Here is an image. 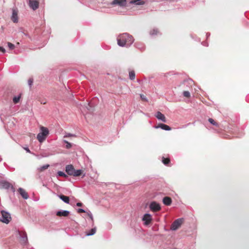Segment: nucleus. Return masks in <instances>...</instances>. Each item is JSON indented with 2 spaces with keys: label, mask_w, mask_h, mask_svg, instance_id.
Here are the masks:
<instances>
[{
  "label": "nucleus",
  "mask_w": 249,
  "mask_h": 249,
  "mask_svg": "<svg viewBox=\"0 0 249 249\" xmlns=\"http://www.w3.org/2000/svg\"><path fill=\"white\" fill-rule=\"evenodd\" d=\"M117 43L121 47H130L133 43V37L127 33H123L118 36Z\"/></svg>",
  "instance_id": "f257e3e1"
},
{
  "label": "nucleus",
  "mask_w": 249,
  "mask_h": 249,
  "mask_svg": "<svg viewBox=\"0 0 249 249\" xmlns=\"http://www.w3.org/2000/svg\"><path fill=\"white\" fill-rule=\"evenodd\" d=\"M49 131L47 127H40V132L37 135V139L40 142H42L46 139Z\"/></svg>",
  "instance_id": "f03ea898"
},
{
  "label": "nucleus",
  "mask_w": 249,
  "mask_h": 249,
  "mask_svg": "<svg viewBox=\"0 0 249 249\" xmlns=\"http://www.w3.org/2000/svg\"><path fill=\"white\" fill-rule=\"evenodd\" d=\"M11 219V216L9 213L5 211H1L0 214V221L6 223L8 224Z\"/></svg>",
  "instance_id": "7ed1b4c3"
},
{
  "label": "nucleus",
  "mask_w": 249,
  "mask_h": 249,
  "mask_svg": "<svg viewBox=\"0 0 249 249\" xmlns=\"http://www.w3.org/2000/svg\"><path fill=\"white\" fill-rule=\"evenodd\" d=\"M184 219L179 218L176 219L171 225L170 229L172 231H176L183 224Z\"/></svg>",
  "instance_id": "20e7f679"
},
{
  "label": "nucleus",
  "mask_w": 249,
  "mask_h": 249,
  "mask_svg": "<svg viewBox=\"0 0 249 249\" xmlns=\"http://www.w3.org/2000/svg\"><path fill=\"white\" fill-rule=\"evenodd\" d=\"M0 185H1V187L3 189H5L6 190H9V189H11L13 192H15V189L14 187H13V186L12 185V184L7 181L2 180L0 182Z\"/></svg>",
  "instance_id": "39448f33"
},
{
  "label": "nucleus",
  "mask_w": 249,
  "mask_h": 249,
  "mask_svg": "<svg viewBox=\"0 0 249 249\" xmlns=\"http://www.w3.org/2000/svg\"><path fill=\"white\" fill-rule=\"evenodd\" d=\"M126 0H113L111 3V5H118L120 7L124 8L126 6Z\"/></svg>",
  "instance_id": "423d86ee"
},
{
  "label": "nucleus",
  "mask_w": 249,
  "mask_h": 249,
  "mask_svg": "<svg viewBox=\"0 0 249 249\" xmlns=\"http://www.w3.org/2000/svg\"><path fill=\"white\" fill-rule=\"evenodd\" d=\"M149 208L152 212H156L161 209L160 205L155 201L151 202L149 205Z\"/></svg>",
  "instance_id": "0eeeda50"
},
{
  "label": "nucleus",
  "mask_w": 249,
  "mask_h": 249,
  "mask_svg": "<svg viewBox=\"0 0 249 249\" xmlns=\"http://www.w3.org/2000/svg\"><path fill=\"white\" fill-rule=\"evenodd\" d=\"M152 215L149 213H145L143 215L142 220L143 221L144 225H148L152 221Z\"/></svg>",
  "instance_id": "6e6552de"
},
{
  "label": "nucleus",
  "mask_w": 249,
  "mask_h": 249,
  "mask_svg": "<svg viewBox=\"0 0 249 249\" xmlns=\"http://www.w3.org/2000/svg\"><path fill=\"white\" fill-rule=\"evenodd\" d=\"M18 234L21 239V243L22 244L25 245L28 242L27 235L25 231H18Z\"/></svg>",
  "instance_id": "1a4fd4ad"
},
{
  "label": "nucleus",
  "mask_w": 249,
  "mask_h": 249,
  "mask_svg": "<svg viewBox=\"0 0 249 249\" xmlns=\"http://www.w3.org/2000/svg\"><path fill=\"white\" fill-rule=\"evenodd\" d=\"M29 6L34 11L36 10L39 7V2L37 0H29Z\"/></svg>",
  "instance_id": "9d476101"
},
{
  "label": "nucleus",
  "mask_w": 249,
  "mask_h": 249,
  "mask_svg": "<svg viewBox=\"0 0 249 249\" xmlns=\"http://www.w3.org/2000/svg\"><path fill=\"white\" fill-rule=\"evenodd\" d=\"M18 10L17 8L12 9V15L11 16V20L14 23H18Z\"/></svg>",
  "instance_id": "9b49d317"
},
{
  "label": "nucleus",
  "mask_w": 249,
  "mask_h": 249,
  "mask_svg": "<svg viewBox=\"0 0 249 249\" xmlns=\"http://www.w3.org/2000/svg\"><path fill=\"white\" fill-rule=\"evenodd\" d=\"M154 127L156 129L161 128L166 131H169L171 129V128L169 126L164 124H159L157 125H155Z\"/></svg>",
  "instance_id": "f8f14e48"
},
{
  "label": "nucleus",
  "mask_w": 249,
  "mask_h": 249,
  "mask_svg": "<svg viewBox=\"0 0 249 249\" xmlns=\"http://www.w3.org/2000/svg\"><path fill=\"white\" fill-rule=\"evenodd\" d=\"M65 170H66V172H67V173L69 175L73 176L74 171V168L72 165L70 164V165H67L66 166Z\"/></svg>",
  "instance_id": "ddd939ff"
},
{
  "label": "nucleus",
  "mask_w": 249,
  "mask_h": 249,
  "mask_svg": "<svg viewBox=\"0 0 249 249\" xmlns=\"http://www.w3.org/2000/svg\"><path fill=\"white\" fill-rule=\"evenodd\" d=\"M18 192L24 199H27L29 198L28 193L23 188H19L18 189Z\"/></svg>",
  "instance_id": "4468645a"
},
{
  "label": "nucleus",
  "mask_w": 249,
  "mask_h": 249,
  "mask_svg": "<svg viewBox=\"0 0 249 249\" xmlns=\"http://www.w3.org/2000/svg\"><path fill=\"white\" fill-rule=\"evenodd\" d=\"M155 117L159 120L164 123L166 122V119L165 116L160 111H158L155 115Z\"/></svg>",
  "instance_id": "2eb2a0df"
},
{
  "label": "nucleus",
  "mask_w": 249,
  "mask_h": 249,
  "mask_svg": "<svg viewBox=\"0 0 249 249\" xmlns=\"http://www.w3.org/2000/svg\"><path fill=\"white\" fill-rule=\"evenodd\" d=\"M70 214V211L67 210H60L56 212V215L58 216H67Z\"/></svg>",
  "instance_id": "dca6fc26"
},
{
  "label": "nucleus",
  "mask_w": 249,
  "mask_h": 249,
  "mask_svg": "<svg viewBox=\"0 0 249 249\" xmlns=\"http://www.w3.org/2000/svg\"><path fill=\"white\" fill-rule=\"evenodd\" d=\"M57 196L59 198L64 201L65 203L67 204H69L70 203V198L68 196L63 195H58Z\"/></svg>",
  "instance_id": "f3484780"
},
{
  "label": "nucleus",
  "mask_w": 249,
  "mask_h": 249,
  "mask_svg": "<svg viewBox=\"0 0 249 249\" xmlns=\"http://www.w3.org/2000/svg\"><path fill=\"white\" fill-rule=\"evenodd\" d=\"M129 3L137 5H142L144 4V2L143 0H132L129 2Z\"/></svg>",
  "instance_id": "a211bd4d"
},
{
  "label": "nucleus",
  "mask_w": 249,
  "mask_h": 249,
  "mask_svg": "<svg viewBox=\"0 0 249 249\" xmlns=\"http://www.w3.org/2000/svg\"><path fill=\"white\" fill-rule=\"evenodd\" d=\"M163 203L167 206H169L172 203V199L170 197L166 196L163 198Z\"/></svg>",
  "instance_id": "6ab92c4d"
},
{
  "label": "nucleus",
  "mask_w": 249,
  "mask_h": 249,
  "mask_svg": "<svg viewBox=\"0 0 249 249\" xmlns=\"http://www.w3.org/2000/svg\"><path fill=\"white\" fill-rule=\"evenodd\" d=\"M96 231V228L95 227L92 228L89 231H87L86 233V236H91L94 235Z\"/></svg>",
  "instance_id": "aec40b11"
},
{
  "label": "nucleus",
  "mask_w": 249,
  "mask_h": 249,
  "mask_svg": "<svg viewBox=\"0 0 249 249\" xmlns=\"http://www.w3.org/2000/svg\"><path fill=\"white\" fill-rule=\"evenodd\" d=\"M53 153H49L47 151H43L40 153V155L42 157H48L53 155Z\"/></svg>",
  "instance_id": "412c9836"
},
{
  "label": "nucleus",
  "mask_w": 249,
  "mask_h": 249,
  "mask_svg": "<svg viewBox=\"0 0 249 249\" xmlns=\"http://www.w3.org/2000/svg\"><path fill=\"white\" fill-rule=\"evenodd\" d=\"M50 166V165L48 164H45L43 166H40V167H39L37 170L39 171V172H43V171H44L45 170L47 169L48 168V167Z\"/></svg>",
  "instance_id": "4be33fe9"
},
{
  "label": "nucleus",
  "mask_w": 249,
  "mask_h": 249,
  "mask_svg": "<svg viewBox=\"0 0 249 249\" xmlns=\"http://www.w3.org/2000/svg\"><path fill=\"white\" fill-rule=\"evenodd\" d=\"M21 98V95L19 94L18 96L14 97L13 98V101L14 104H17L19 102L20 99Z\"/></svg>",
  "instance_id": "5701e85b"
},
{
  "label": "nucleus",
  "mask_w": 249,
  "mask_h": 249,
  "mask_svg": "<svg viewBox=\"0 0 249 249\" xmlns=\"http://www.w3.org/2000/svg\"><path fill=\"white\" fill-rule=\"evenodd\" d=\"M129 79L130 80H134L135 78V73L134 71H130L129 72Z\"/></svg>",
  "instance_id": "b1692460"
},
{
  "label": "nucleus",
  "mask_w": 249,
  "mask_h": 249,
  "mask_svg": "<svg viewBox=\"0 0 249 249\" xmlns=\"http://www.w3.org/2000/svg\"><path fill=\"white\" fill-rule=\"evenodd\" d=\"M82 172V170H80V169H79V170H75L74 169L73 176H74V177L79 176H80L81 175Z\"/></svg>",
  "instance_id": "393cba45"
},
{
  "label": "nucleus",
  "mask_w": 249,
  "mask_h": 249,
  "mask_svg": "<svg viewBox=\"0 0 249 249\" xmlns=\"http://www.w3.org/2000/svg\"><path fill=\"white\" fill-rule=\"evenodd\" d=\"M170 161V160L169 158H162V162L164 164L167 165L169 163Z\"/></svg>",
  "instance_id": "a878e982"
},
{
  "label": "nucleus",
  "mask_w": 249,
  "mask_h": 249,
  "mask_svg": "<svg viewBox=\"0 0 249 249\" xmlns=\"http://www.w3.org/2000/svg\"><path fill=\"white\" fill-rule=\"evenodd\" d=\"M158 30L156 28L153 29L152 30H151L150 32V35L151 36H154L157 35L158 33Z\"/></svg>",
  "instance_id": "bb28decb"
},
{
  "label": "nucleus",
  "mask_w": 249,
  "mask_h": 249,
  "mask_svg": "<svg viewBox=\"0 0 249 249\" xmlns=\"http://www.w3.org/2000/svg\"><path fill=\"white\" fill-rule=\"evenodd\" d=\"M208 121L210 122V123H211L212 124L216 126H218V124L212 118H209L208 119Z\"/></svg>",
  "instance_id": "cd10ccee"
},
{
  "label": "nucleus",
  "mask_w": 249,
  "mask_h": 249,
  "mask_svg": "<svg viewBox=\"0 0 249 249\" xmlns=\"http://www.w3.org/2000/svg\"><path fill=\"white\" fill-rule=\"evenodd\" d=\"M64 142H65V143H66V148L67 149H70L71 147L72 146V144L71 143L68 142L66 140H64Z\"/></svg>",
  "instance_id": "c85d7f7f"
},
{
  "label": "nucleus",
  "mask_w": 249,
  "mask_h": 249,
  "mask_svg": "<svg viewBox=\"0 0 249 249\" xmlns=\"http://www.w3.org/2000/svg\"><path fill=\"white\" fill-rule=\"evenodd\" d=\"M87 213L88 215L89 216V218L91 219L92 224L93 225V217L92 214L89 211L88 212H87Z\"/></svg>",
  "instance_id": "c756f323"
},
{
  "label": "nucleus",
  "mask_w": 249,
  "mask_h": 249,
  "mask_svg": "<svg viewBox=\"0 0 249 249\" xmlns=\"http://www.w3.org/2000/svg\"><path fill=\"white\" fill-rule=\"evenodd\" d=\"M183 95L185 97L189 98L190 97V93L188 91H184L183 92Z\"/></svg>",
  "instance_id": "7c9ffc66"
},
{
  "label": "nucleus",
  "mask_w": 249,
  "mask_h": 249,
  "mask_svg": "<svg viewBox=\"0 0 249 249\" xmlns=\"http://www.w3.org/2000/svg\"><path fill=\"white\" fill-rule=\"evenodd\" d=\"M57 174L59 176H60V177H66L67 176L66 174H65L63 172H62V171H58L57 172Z\"/></svg>",
  "instance_id": "2f4dec72"
},
{
  "label": "nucleus",
  "mask_w": 249,
  "mask_h": 249,
  "mask_svg": "<svg viewBox=\"0 0 249 249\" xmlns=\"http://www.w3.org/2000/svg\"><path fill=\"white\" fill-rule=\"evenodd\" d=\"M8 46L11 50H13L15 48V45L10 42H8Z\"/></svg>",
  "instance_id": "473e14b6"
},
{
  "label": "nucleus",
  "mask_w": 249,
  "mask_h": 249,
  "mask_svg": "<svg viewBox=\"0 0 249 249\" xmlns=\"http://www.w3.org/2000/svg\"><path fill=\"white\" fill-rule=\"evenodd\" d=\"M28 85L30 86V87H31L33 85V79L32 78H30L28 80Z\"/></svg>",
  "instance_id": "72a5a7b5"
},
{
  "label": "nucleus",
  "mask_w": 249,
  "mask_h": 249,
  "mask_svg": "<svg viewBox=\"0 0 249 249\" xmlns=\"http://www.w3.org/2000/svg\"><path fill=\"white\" fill-rule=\"evenodd\" d=\"M135 45H136V47L138 49H140L141 50H144V47H143V46H142V45H141V46H139V44L138 43H136Z\"/></svg>",
  "instance_id": "f704fd0d"
},
{
  "label": "nucleus",
  "mask_w": 249,
  "mask_h": 249,
  "mask_svg": "<svg viewBox=\"0 0 249 249\" xmlns=\"http://www.w3.org/2000/svg\"><path fill=\"white\" fill-rule=\"evenodd\" d=\"M77 211L78 213H87V212L85 210L81 208L77 209Z\"/></svg>",
  "instance_id": "c9c22d12"
},
{
  "label": "nucleus",
  "mask_w": 249,
  "mask_h": 249,
  "mask_svg": "<svg viewBox=\"0 0 249 249\" xmlns=\"http://www.w3.org/2000/svg\"><path fill=\"white\" fill-rule=\"evenodd\" d=\"M74 136H75V135H74V134H71V133H67V134H66L64 136V137L65 138H67V137H74Z\"/></svg>",
  "instance_id": "e433bc0d"
},
{
  "label": "nucleus",
  "mask_w": 249,
  "mask_h": 249,
  "mask_svg": "<svg viewBox=\"0 0 249 249\" xmlns=\"http://www.w3.org/2000/svg\"><path fill=\"white\" fill-rule=\"evenodd\" d=\"M0 52H1L2 53H4L5 52V50L2 47L0 46Z\"/></svg>",
  "instance_id": "4c0bfd02"
},
{
  "label": "nucleus",
  "mask_w": 249,
  "mask_h": 249,
  "mask_svg": "<svg viewBox=\"0 0 249 249\" xmlns=\"http://www.w3.org/2000/svg\"><path fill=\"white\" fill-rule=\"evenodd\" d=\"M189 82H192V80L191 79L188 80H185L183 82V84H185L186 83H188L189 84H190Z\"/></svg>",
  "instance_id": "58836bf2"
},
{
  "label": "nucleus",
  "mask_w": 249,
  "mask_h": 249,
  "mask_svg": "<svg viewBox=\"0 0 249 249\" xmlns=\"http://www.w3.org/2000/svg\"><path fill=\"white\" fill-rule=\"evenodd\" d=\"M141 98L143 100H146L145 96L142 95V94L141 95Z\"/></svg>",
  "instance_id": "ea45409f"
},
{
  "label": "nucleus",
  "mask_w": 249,
  "mask_h": 249,
  "mask_svg": "<svg viewBox=\"0 0 249 249\" xmlns=\"http://www.w3.org/2000/svg\"><path fill=\"white\" fill-rule=\"evenodd\" d=\"M24 149L26 150L27 152L31 153V151L28 147H24Z\"/></svg>",
  "instance_id": "a19ab883"
},
{
  "label": "nucleus",
  "mask_w": 249,
  "mask_h": 249,
  "mask_svg": "<svg viewBox=\"0 0 249 249\" xmlns=\"http://www.w3.org/2000/svg\"><path fill=\"white\" fill-rule=\"evenodd\" d=\"M83 205V204L81 202H78L76 203V206L78 207H81Z\"/></svg>",
  "instance_id": "79ce46f5"
},
{
  "label": "nucleus",
  "mask_w": 249,
  "mask_h": 249,
  "mask_svg": "<svg viewBox=\"0 0 249 249\" xmlns=\"http://www.w3.org/2000/svg\"><path fill=\"white\" fill-rule=\"evenodd\" d=\"M202 44L204 46H208V44L207 42H202Z\"/></svg>",
  "instance_id": "37998d69"
},
{
  "label": "nucleus",
  "mask_w": 249,
  "mask_h": 249,
  "mask_svg": "<svg viewBox=\"0 0 249 249\" xmlns=\"http://www.w3.org/2000/svg\"><path fill=\"white\" fill-rule=\"evenodd\" d=\"M210 36V33H207L206 34V37H207V38H208Z\"/></svg>",
  "instance_id": "c03bdc74"
}]
</instances>
